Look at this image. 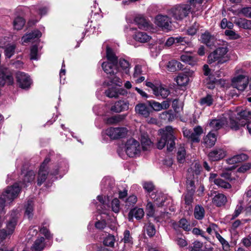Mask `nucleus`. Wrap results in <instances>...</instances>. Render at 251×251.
<instances>
[{"label":"nucleus","instance_id":"nucleus-1","mask_svg":"<svg viewBox=\"0 0 251 251\" xmlns=\"http://www.w3.org/2000/svg\"><path fill=\"white\" fill-rule=\"evenodd\" d=\"M175 139L173 127L170 126H166L164 129H162L161 137L157 142V147L161 150L167 145V150L171 151L175 147Z\"/></svg>","mask_w":251,"mask_h":251},{"label":"nucleus","instance_id":"nucleus-2","mask_svg":"<svg viewBox=\"0 0 251 251\" xmlns=\"http://www.w3.org/2000/svg\"><path fill=\"white\" fill-rule=\"evenodd\" d=\"M238 117L236 120L233 119L232 116H229V126L232 130H237L240 126H245L250 119H251V112L245 110L237 113Z\"/></svg>","mask_w":251,"mask_h":251},{"label":"nucleus","instance_id":"nucleus-3","mask_svg":"<svg viewBox=\"0 0 251 251\" xmlns=\"http://www.w3.org/2000/svg\"><path fill=\"white\" fill-rule=\"evenodd\" d=\"M20 191L17 184L8 187L5 191L0 197V212L2 211L5 206V203L10 202L17 196Z\"/></svg>","mask_w":251,"mask_h":251},{"label":"nucleus","instance_id":"nucleus-4","mask_svg":"<svg viewBox=\"0 0 251 251\" xmlns=\"http://www.w3.org/2000/svg\"><path fill=\"white\" fill-rule=\"evenodd\" d=\"M191 9V6L188 4H180L172 8L168 14L175 20L180 21L188 15Z\"/></svg>","mask_w":251,"mask_h":251},{"label":"nucleus","instance_id":"nucleus-5","mask_svg":"<svg viewBox=\"0 0 251 251\" xmlns=\"http://www.w3.org/2000/svg\"><path fill=\"white\" fill-rule=\"evenodd\" d=\"M125 151L129 157H135L140 154L141 146L138 141L133 138H130L125 144Z\"/></svg>","mask_w":251,"mask_h":251},{"label":"nucleus","instance_id":"nucleus-6","mask_svg":"<svg viewBox=\"0 0 251 251\" xmlns=\"http://www.w3.org/2000/svg\"><path fill=\"white\" fill-rule=\"evenodd\" d=\"M127 129L126 127H110L102 132V136L106 135L111 139H117L126 137Z\"/></svg>","mask_w":251,"mask_h":251},{"label":"nucleus","instance_id":"nucleus-7","mask_svg":"<svg viewBox=\"0 0 251 251\" xmlns=\"http://www.w3.org/2000/svg\"><path fill=\"white\" fill-rule=\"evenodd\" d=\"M155 24L163 29L170 30L172 28L171 18L167 15L159 14L156 16Z\"/></svg>","mask_w":251,"mask_h":251},{"label":"nucleus","instance_id":"nucleus-8","mask_svg":"<svg viewBox=\"0 0 251 251\" xmlns=\"http://www.w3.org/2000/svg\"><path fill=\"white\" fill-rule=\"evenodd\" d=\"M16 79L19 86L22 89L28 88L32 83L29 76L24 72H17Z\"/></svg>","mask_w":251,"mask_h":251},{"label":"nucleus","instance_id":"nucleus-9","mask_svg":"<svg viewBox=\"0 0 251 251\" xmlns=\"http://www.w3.org/2000/svg\"><path fill=\"white\" fill-rule=\"evenodd\" d=\"M248 77L244 75H239L234 77L232 80V85L239 91H243L247 87Z\"/></svg>","mask_w":251,"mask_h":251},{"label":"nucleus","instance_id":"nucleus-10","mask_svg":"<svg viewBox=\"0 0 251 251\" xmlns=\"http://www.w3.org/2000/svg\"><path fill=\"white\" fill-rule=\"evenodd\" d=\"M226 115L224 114L223 117L211 120L208 124L209 126L213 130H217L227 124V118Z\"/></svg>","mask_w":251,"mask_h":251},{"label":"nucleus","instance_id":"nucleus-11","mask_svg":"<svg viewBox=\"0 0 251 251\" xmlns=\"http://www.w3.org/2000/svg\"><path fill=\"white\" fill-rule=\"evenodd\" d=\"M129 108V102L126 100H118L112 105L110 110L115 113H120L127 110Z\"/></svg>","mask_w":251,"mask_h":251},{"label":"nucleus","instance_id":"nucleus-12","mask_svg":"<svg viewBox=\"0 0 251 251\" xmlns=\"http://www.w3.org/2000/svg\"><path fill=\"white\" fill-rule=\"evenodd\" d=\"M226 155V152L223 149L216 148L210 151L208 156L211 161H216L223 159Z\"/></svg>","mask_w":251,"mask_h":251},{"label":"nucleus","instance_id":"nucleus-13","mask_svg":"<svg viewBox=\"0 0 251 251\" xmlns=\"http://www.w3.org/2000/svg\"><path fill=\"white\" fill-rule=\"evenodd\" d=\"M192 74L193 72L189 71L179 74L176 78L177 85L181 86L186 85L189 81V77Z\"/></svg>","mask_w":251,"mask_h":251},{"label":"nucleus","instance_id":"nucleus-14","mask_svg":"<svg viewBox=\"0 0 251 251\" xmlns=\"http://www.w3.org/2000/svg\"><path fill=\"white\" fill-rule=\"evenodd\" d=\"M135 110L136 113L143 116L145 118H147L150 116L151 109L145 103H139L135 106Z\"/></svg>","mask_w":251,"mask_h":251},{"label":"nucleus","instance_id":"nucleus-15","mask_svg":"<svg viewBox=\"0 0 251 251\" xmlns=\"http://www.w3.org/2000/svg\"><path fill=\"white\" fill-rule=\"evenodd\" d=\"M124 90L115 86L109 87L105 91V95L109 98H117L119 95H123Z\"/></svg>","mask_w":251,"mask_h":251},{"label":"nucleus","instance_id":"nucleus-16","mask_svg":"<svg viewBox=\"0 0 251 251\" xmlns=\"http://www.w3.org/2000/svg\"><path fill=\"white\" fill-rule=\"evenodd\" d=\"M11 82L12 81V77L9 73L7 68L4 67L0 68V85H3L6 81Z\"/></svg>","mask_w":251,"mask_h":251},{"label":"nucleus","instance_id":"nucleus-17","mask_svg":"<svg viewBox=\"0 0 251 251\" xmlns=\"http://www.w3.org/2000/svg\"><path fill=\"white\" fill-rule=\"evenodd\" d=\"M41 32L38 30H35L31 33L24 35L22 39V43H27L31 42L34 39H38L41 36Z\"/></svg>","mask_w":251,"mask_h":251},{"label":"nucleus","instance_id":"nucleus-18","mask_svg":"<svg viewBox=\"0 0 251 251\" xmlns=\"http://www.w3.org/2000/svg\"><path fill=\"white\" fill-rule=\"evenodd\" d=\"M49 174L48 169H46L44 165H41L39 171L38 176L37 179V184L40 186L47 178Z\"/></svg>","mask_w":251,"mask_h":251},{"label":"nucleus","instance_id":"nucleus-19","mask_svg":"<svg viewBox=\"0 0 251 251\" xmlns=\"http://www.w3.org/2000/svg\"><path fill=\"white\" fill-rule=\"evenodd\" d=\"M153 93L156 97L160 96L162 98L165 99L169 95L170 92L167 87L160 85L157 86Z\"/></svg>","mask_w":251,"mask_h":251},{"label":"nucleus","instance_id":"nucleus-20","mask_svg":"<svg viewBox=\"0 0 251 251\" xmlns=\"http://www.w3.org/2000/svg\"><path fill=\"white\" fill-rule=\"evenodd\" d=\"M151 198L154 200L155 204L158 207L162 206L167 200V196L161 193H157L155 194L151 195Z\"/></svg>","mask_w":251,"mask_h":251},{"label":"nucleus","instance_id":"nucleus-21","mask_svg":"<svg viewBox=\"0 0 251 251\" xmlns=\"http://www.w3.org/2000/svg\"><path fill=\"white\" fill-rule=\"evenodd\" d=\"M102 68L105 73L109 75V76L114 75L117 72V64L113 66L111 62H103Z\"/></svg>","mask_w":251,"mask_h":251},{"label":"nucleus","instance_id":"nucleus-22","mask_svg":"<svg viewBox=\"0 0 251 251\" xmlns=\"http://www.w3.org/2000/svg\"><path fill=\"white\" fill-rule=\"evenodd\" d=\"M203 132V129L200 126L195 127L189 139L192 142H199L200 140V136Z\"/></svg>","mask_w":251,"mask_h":251},{"label":"nucleus","instance_id":"nucleus-23","mask_svg":"<svg viewBox=\"0 0 251 251\" xmlns=\"http://www.w3.org/2000/svg\"><path fill=\"white\" fill-rule=\"evenodd\" d=\"M200 40L202 43L206 44L209 47L213 46L215 40L214 37L208 32H205L204 33H202L201 36Z\"/></svg>","mask_w":251,"mask_h":251},{"label":"nucleus","instance_id":"nucleus-24","mask_svg":"<svg viewBox=\"0 0 251 251\" xmlns=\"http://www.w3.org/2000/svg\"><path fill=\"white\" fill-rule=\"evenodd\" d=\"M227 51L228 50L226 47H223L217 49L210 54L211 60H212V58L215 59V58H214V55H215V54H218L221 59L226 61V60L224 59V56L227 53Z\"/></svg>","mask_w":251,"mask_h":251},{"label":"nucleus","instance_id":"nucleus-25","mask_svg":"<svg viewBox=\"0 0 251 251\" xmlns=\"http://www.w3.org/2000/svg\"><path fill=\"white\" fill-rule=\"evenodd\" d=\"M133 38L139 42L146 43L151 40V37L146 32L138 31L133 35Z\"/></svg>","mask_w":251,"mask_h":251},{"label":"nucleus","instance_id":"nucleus-26","mask_svg":"<svg viewBox=\"0 0 251 251\" xmlns=\"http://www.w3.org/2000/svg\"><path fill=\"white\" fill-rule=\"evenodd\" d=\"M203 140L204 143L207 147H212L215 145L217 140L216 135L215 133L209 132Z\"/></svg>","mask_w":251,"mask_h":251},{"label":"nucleus","instance_id":"nucleus-27","mask_svg":"<svg viewBox=\"0 0 251 251\" xmlns=\"http://www.w3.org/2000/svg\"><path fill=\"white\" fill-rule=\"evenodd\" d=\"M35 173L33 171H28L24 176L23 182L20 184L17 183L20 189V187L27 186L26 183H29L33 181L35 179Z\"/></svg>","mask_w":251,"mask_h":251},{"label":"nucleus","instance_id":"nucleus-28","mask_svg":"<svg viewBox=\"0 0 251 251\" xmlns=\"http://www.w3.org/2000/svg\"><path fill=\"white\" fill-rule=\"evenodd\" d=\"M44 238L40 237L37 239L31 248L32 251H41L45 247Z\"/></svg>","mask_w":251,"mask_h":251},{"label":"nucleus","instance_id":"nucleus-29","mask_svg":"<svg viewBox=\"0 0 251 251\" xmlns=\"http://www.w3.org/2000/svg\"><path fill=\"white\" fill-rule=\"evenodd\" d=\"M227 202L226 197L223 194H218L213 199V202L217 206L225 205Z\"/></svg>","mask_w":251,"mask_h":251},{"label":"nucleus","instance_id":"nucleus-30","mask_svg":"<svg viewBox=\"0 0 251 251\" xmlns=\"http://www.w3.org/2000/svg\"><path fill=\"white\" fill-rule=\"evenodd\" d=\"M106 57L109 61L108 62H111L113 66L118 64V58L113 52L112 49L109 47H106Z\"/></svg>","mask_w":251,"mask_h":251},{"label":"nucleus","instance_id":"nucleus-31","mask_svg":"<svg viewBox=\"0 0 251 251\" xmlns=\"http://www.w3.org/2000/svg\"><path fill=\"white\" fill-rule=\"evenodd\" d=\"M4 53L6 58H11L15 52L16 45L14 44H10L5 46L4 48Z\"/></svg>","mask_w":251,"mask_h":251},{"label":"nucleus","instance_id":"nucleus-32","mask_svg":"<svg viewBox=\"0 0 251 251\" xmlns=\"http://www.w3.org/2000/svg\"><path fill=\"white\" fill-rule=\"evenodd\" d=\"M194 215L197 220H201L203 218L205 215V210L204 208L200 205H197L195 207Z\"/></svg>","mask_w":251,"mask_h":251},{"label":"nucleus","instance_id":"nucleus-33","mask_svg":"<svg viewBox=\"0 0 251 251\" xmlns=\"http://www.w3.org/2000/svg\"><path fill=\"white\" fill-rule=\"evenodd\" d=\"M141 142L143 150H146L152 145V142L149 138L147 133H144L141 136Z\"/></svg>","mask_w":251,"mask_h":251},{"label":"nucleus","instance_id":"nucleus-34","mask_svg":"<svg viewBox=\"0 0 251 251\" xmlns=\"http://www.w3.org/2000/svg\"><path fill=\"white\" fill-rule=\"evenodd\" d=\"M129 215L134 216L137 220H140L144 215V211L143 208L135 207L130 210Z\"/></svg>","mask_w":251,"mask_h":251},{"label":"nucleus","instance_id":"nucleus-35","mask_svg":"<svg viewBox=\"0 0 251 251\" xmlns=\"http://www.w3.org/2000/svg\"><path fill=\"white\" fill-rule=\"evenodd\" d=\"M25 216H27L28 218H32L33 210V203L31 200H29L26 202L25 205Z\"/></svg>","mask_w":251,"mask_h":251},{"label":"nucleus","instance_id":"nucleus-36","mask_svg":"<svg viewBox=\"0 0 251 251\" xmlns=\"http://www.w3.org/2000/svg\"><path fill=\"white\" fill-rule=\"evenodd\" d=\"M201 166L198 163H195L192 165V167L188 170V176H191L192 175L194 177V175L197 176L200 174L201 171Z\"/></svg>","mask_w":251,"mask_h":251},{"label":"nucleus","instance_id":"nucleus-37","mask_svg":"<svg viewBox=\"0 0 251 251\" xmlns=\"http://www.w3.org/2000/svg\"><path fill=\"white\" fill-rule=\"evenodd\" d=\"M134 22L138 26L139 28H145L148 27L149 24L144 18L141 16H137L135 18Z\"/></svg>","mask_w":251,"mask_h":251},{"label":"nucleus","instance_id":"nucleus-38","mask_svg":"<svg viewBox=\"0 0 251 251\" xmlns=\"http://www.w3.org/2000/svg\"><path fill=\"white\" fill-rule=\"evenodd\" d=\"M25 23V20L21 17H16L13 21V26L15 29H21Z\"/></svg>","mask_w":251,"mask_h":251},{"label":"nucleus","instance_id":"nucleus-39","mask_svg":"<svg viewBox=\"0 0 251 251\" xmlns=\"http://www.w3.org/2000/svg\"><path fill=\"white\" fill-rule=\"evenodd\" d=\"M213 102V96L211 95L207 94L205 97L201 99L200 103L201 105L209 106Z\"/></svg>","mask_w":251,"mask_h":251},{"label":"nucleus","instance_id":"nucleus-40","mask_svg":"<svg viewBox=\"0 0 251 251\" xmlns=\"http://www.w3.org/2000/svg\"><path fill=\"white\" fill-rule=\"evenodd\" d=\"M186 151L184 147H180L177 152V160L179 163H183L185 161Z\"/></svg>","mask_w":251,"mask_h":251},{"label":"nucleus","instance_id":"nucleus-41","mask_svg":"<svg viewBox=\"0 0 251 251\" xmlns=\"http://www.w3.org/2000/svg\"><path fill=\"white\" fill-rule=\"evenodd\" d=\"M186 190L187 192L190 193H195V181L192 179L191 176H189L186 181Z\"/></svg>","mask_w":251,"mask_h":251},{"label":"nucleus","instance_id":"nucleus-42","mask_svg":"<svg viewBox=\"0 0 251 251\" xmlns=\"http://www.w3.org/2000/svg\"><path fill=\"white\" fill-rule=\"evenodd\" d=\"M215 237L222 244L224 250L226 251L229 250L230 246L228 242L223 237H222V236L219 233H216Z\"/></svg>","mask_w":251,"mask_h":251},{"label":"nucleus","instance_id":"nucleus-43","mask_svg":"<svg viewBox=\"0 0 251 251\" xmlns=\"http://www.w3.org/2000/svg\"><path fill=\"white\" fill-rule=\"evenodd\" d=\"M243 210V207L241 205H238L234 211V212L232 215H228L226 216V220L227 221L233 220L237 217L241 213Z\"/></svg>","mask_w":251,"mask_h":251},{"label":"nucleus","instance_id":"nucleus-44","mask_svg":"<svg viewBox=\"0 0 251 251\" xmlns=\"http://www.w3.org/2000/svg\"><path fill=\"white\" fill-rule=\"evenodd\" d=\"M119 76L120 74L117 71L116 73H115L114 75H110L109 77L111 79L112 83L117 86H121L122 85V80Z\"/></svg>","mask_w":251,"mask_h":251},{"label":"nucleus","instance_id":"nucleus-45","mask_svg":"<svg viewBox=\"0 0 251 251\" xmlns=\"http://www.w3.org/2000/svg\"><path fill=\"white\" fill-rule=\"evenodd\" d=\"M119 65L122 70L126 74L129 73L130 65L129 62L125 59H120L119 60Z\"/></svg>","mask_w":251,"mask_h":251},{"label":"nucleus","instance_id":"nucleus-46","mask_svg":"<svg viewBox=\"0 0 251 251\" xmlns=\"http://www.w3.org/2000/svg\"><path fill=\"white\" fill-rule=\"evenodd\" d=\"M178 226L185 231H189L191 229L190 222L185 218H182L179 220Z\"/></svg>","mask_w":251,"mask_h":251},{"label":"nucleus","instance_id":"nucleus-47","mask_svg":"<svg viewBox=\"0 0 251 251\" xmlns=\"http://www.w3.org/2000/svg\"><path fill=\"white\" fill-rule=\"evenodd\" d=\"M103 242L105 246L113 247L115 242V238L114 236L108 235L104 238Z\"/></svg>","mask_w":251,"mask_h":251},{"label":"nucleus","instance_id":"nucleus-48","mask_svg":"<svg viewBox=\"0 0 251 251\" xmlns=\"http://www.w3.org/2000/svg\"><path fill=\"white\" fill-rule=\"evenodd\" d=\"M214 181L215 184L218 186L221 187L222 188L227 189L231 187V185L228 182L220 178H218L217 180H215Z\"/></svg>","mask_w":251,"mask_h":251},{"label":"nucleus","instance_id":"nucleus-49","mask_svg":"<svg viewBox=\"0 0 251 251\" xmlns=\"http://www.w3.org/2000/svg\"><path fill=\"white\" fill-rule=\"evenodd\" d=\"M101 185L103 186L104 188H112L114 184L113 180L109 178H104L101 181Z\"/></svg>","mask_w":251,"mask_h":251},{"label":"nucleus","instance_id":"nucleus-50","mask_svg":"<svg viewBox=\"0 0 251 251\" xmlns=\"http://www.w3.org/2000/svg\"><path fill=\"white\" fill-rule=\"evenodd\" d=\"M123 240L125 243L132 244V237H131L130 231L128 230H126L125 231Z\"/></svg>","mask_w":251,"mask_h":251},{"label":"nucleus","instance_id":"nucleus-51","mask_svg":"<svg viewBox=\"0 0 251 251\" xmlns=\"http://www.w3.org/2000/svg\"><path fill=\"white\" fill-rule=\"evenodd\" d=\"M111 208L113 211L115 213H118L120 211V205L119 200L115 198L111 202Z\"/></svg>","mask_w":251,"mask_h":251},{"label":"nucleus","instance_id":"nucleus-52","mask_svg":"<svg viewBox=\"0 0 251 251\" xmlns=\"http://www.w3.org/2000/svg\"><path fill=\"white\" fill-rule=\"evenodd\" d=\"M146 230L147 234L152 237L155 235L156 230L154 225L151 223H149L148 225L146 226Z\"/></svg>","mask_w":251,"mask_h":251},{"label":"nucleus","instance_id":"nucleus-53","mask_svg":"<svg viewBox=\"0 0 251 251\" xmlns=\"http://www.w3.org/2000/svg\"><path fill=\"white\" fill-rule=\"evenodd\" d=\"M146 211L147 212V216L149 217H152L154 215L155 209L151 202H148L146 205Z\"/></svg>","mask_w":251,"mask_h":251},{"label":"nucleus","instance_id":"nucleus-54","mask_svg":"<svg viewBox=\"0 0 251 251\" xmlns=\"http://www.w3.org/2000/svg\"><path fill=\"white\" fill-rule=\"evenodd\" d=\"M49 226L48 221H45L43 224L42 226L40 228V232L42 234H44L47 238L50 237V232L47 228Z\"/></svg>","mask_w":251,"mask_h":251},{"label":"nucleus","instance_id":"nucleus-55","mask_svg":"<svg viewBox=\"0 0 251 251\" xmlns=\"http://www.w3.org/2000/svg\"><path fill=\"white\" fill-rule=\"evenodd\" d=\"M137 198L135 195L130 196L127 199H126L125 201L126 206L130 207L135 204L137 202Z\"/></svg>","mask_w":251,"mask_h":251},{"label":"nucleus","instance_id":"nucleus-56","mask_svg":"<svg viewBox=\"0 0 251 251\" xmlns=\"http://www.w3.org/2000/svg\"><path fill=\"white\" fill-rule=\"evenodd\" d=\"M122 120L120 115L114 116L109 117L106 120L108 124H114L120 122Z\"/></svg>","mask_w":251,"mask_h":251},{"label":"nucleus","instance_id":"nucleus-57","mask_svg":"<svg viewBox=\"0 0 251 251\" xmlns=\"http://www.w3.org/2000/svg\"><path fill=\"white\" fill-rule=\"evenodd\" d=\"M194 193L187 192L184 195L185 203L187 205H191L193 202V195Z\"/></svg>","mask_w":251,"mask_h":251},{"label":"nucleus","instance_id":"nucleus-58","mask_svg":"<svg viewBox=\"0 0 251 251\" xmlns=\"http://www.w3.org/2000/svg\"><path fill=\"white\" fill-rule=\"evenodd\" d=\"M38 57V47L36 45L33 46L30 50V59L37 60Z\"/></svg>","mask_w":251,"mask_h":251},{"label":"nucleus","instance_id":"nucleus-59","mask_svg":"<svg viewBox=\"0 0 251 251\" xmlns=\"http://www.w3.org/2000/svg\"><path fill=\"white\" fill-rule=\"evenodd\" d=\"M176 61L175 60H172L170 61L167 65V68L168 70L170 72H175L176 71Z\"/></svg>","mask_w":251,"mask_h":251},{"label":"nucleus","instance_id":"nucleus-60","mask_svg":"<svg viewBox=\"0 0 251 251\" xmlns=\"http://www.w3.org/2000/svg\"><path fill=\"white\" fill-rule=\"evenodd\" d=\"M202 243L199 241H195L193 243V246L191 247V251H204L202 249Z\"/></svg>","mask_w":251,"mask_h":251},{"label":"nucleus","instance_id":"nucleus-61","mask_svg":"<svg viewBox=\"0 0 251 251\" xmlns=\"http://www.w3.org/2000/svg\"><path fill=\"white\" fill-rule=\"evenodd\" d=\"M251 168V163H245L238 169L237 171L239 173H244L246 172L247 171L249 170Z\"/></svg>","mask_w":251,"mask_h":251},{"label":"nucleus","instance_id":"nucleus-62","mask_svg":"<svg viewBox=\"0 0 251 251\" xmlns=\"http://www.w3.org/2000/svg\"><path fill=\"white\" fill-rule=\"evenodd\" d=\"M225 34L230 39H236L239 37L234 31L231 30H226L225 32Z\"/></svg>","mask_w":251,"mask_h":251},{"label":"nucleus","instance_id":"nucleus-63","mask_svg":"<svg viewBox=\"0 0 251 251\" xmlns=\"http://www.w3.org/2000/svg\"><path fill=\"white\" fill-rule=\"evenodd\" d=\"M144 189L148 193H150L154 189V185L151 182H145L143 183Z\"/></svg>","mask_w":251,"mask_h":251},{"label":"nucleus","instance_id":"nucleus-64","mask_svg":"<svg viewBox=\"0 0 251 251\" xmlns=\"http://www.w3.org/2000/svg\"><path fill=\"white\" fill-rule=\"evenodd\" d=\"M239 13H242L247 17L251 18V7H245L241 9Z\"/></svg>","mask_w":251,"mask_h":251}]
</instances>
